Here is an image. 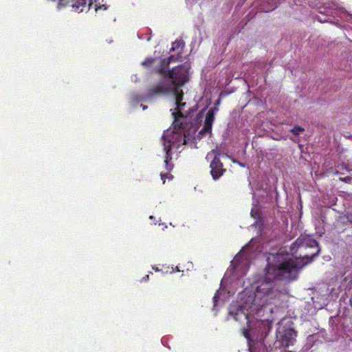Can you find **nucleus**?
Instances as JSON below:
<instances>
[{"instance_id": "nucleus-1", "label": "nucleus", "mask_w": 352, "mask_h": 352, "mask_svg": "<svg viewBox=\"0 0 352 352\" xmlns=\"http://www.w3.org/2000/svg\"><path fill=\"white\" fill-rule=\"evenodd\" d=\"M304 263L301 261L289 257L287 252L280 250L276 254L268 257V264L265 269L266 275L263 280L256 287L255 296L258 298L263 294L269 296L273 292V281L274 280H295Z\"/></svg>"}, {"instance_id": "nucleus-2", "label": "nucleus", "mask_w": 352, "mask_h": 352, "mask_svg": "<svg viewBox=\"0 0 352 352\" xmlns=\"http://www.w3.org/2000/svg\"><path fill=\"white\" fill-rule=\"evenodd\" d=\"M176 60L177 58L175 55H171L168 58H160L159 65L152 70L153 73L161 76L160 81L165 86L169 87L170 89V85H173L171 83L173 82V78L179 77L182 79V76L188 75L190 67L186 63L170 69V63ZM183 78H184L183 77Z\"/></svg>"}, {"instance_id": "nucleus-3", "label": "nucleus", "mask_w": 352, "mask_h": 352, "mask_svg": "<svg viewBox=\"0 0 352 352\" xmlns=\"http://www.w3.org/2000/svg\"><path fill=\"white\" fill-rule=\"evenodd\" d=\"M174 118L173 130L170 131L167 130L163 134L162 139L164 143L166 142L167 144H170L173 146H179L180 144H186L187 139L190 140L191 135L188 134V124L186 122L179 121V118L176 113H172Z\"/></svg>"}, {"instance_id": "nucleus-4", "label": "nucleus", "mask_w": 352, "mask_h": 352, "mask_svg": "<svg viewBox=\"0 0 352 352\" xmlns=\"http://www.w3.org/2000/svg\"><path fill=\"white\" fill-rule=\"evenodd\" d=\"M170 89L169 87L165 86L160 81L158 83L151 88H149L145 94L142 95H133V101L138 102L141 101H146L152 100L155 97L162 96L164 94L170 92Z\"/></svg>"}, {"instance_id": "nucleus-5", "label": "nucleus", "mask_w": 352, "mask_h": 352, "mask_svg": "<svg viewBox=\"0 0 352 352\" xmlns=\"http://www.w3.org/2000/svg\"><path fill=\"white\" fill-rule=\"evenodd\" d=\"M184 78L180 79L179 77L173 78V85H170V91L168 93L164 94L162 96L173 94L175 96V102H181L183 100L184 92L183 90L180 89L183 85H184L188 80L189 77L188 75L184 76Z\"/></svg>"}, {"instance_id": "nucleus-6", "label": "nucleus", "mask_w": 352, "mask_h": 352, "mask_svg": "<svg viewBox=\"0 0 352 352\" xmlns=\"http://www.w3.org/2000/svg\"><path fill=\"white\" fill-rule=\"evenodd\" d=\"M218 111V108L217 107L210 108L205 118L204 127L197 135V138L198 140H201L203 136L206 135L207 134H211L212 133V126L213 122L214 120V115L216 112Z\"/></svg>"}, {"instance_id": "nucleus-7", "label": "nucleus", "mask_w": 352, "mask_h": 352, "mask_svg": "<svg viewBox=\"0 0 352 352\" xmlns=\"http://www.w3.org/2000/svg\"><path fill=\"white\" fill-rule=\"evenodd\" d=\"M206 109V107H204L201 110L193 120H187V123L188 124V127H187L188 135L195 134L197 131L201 126Z\"/></svg>"}, {"instance_id": "nucleus-8", "label": "nucleus", "mask_w": 352, "mask_h": 352, "mask_svg": "<svg viewBox=\"0 0 352 352\" xmlns=\"http://www.w3.org/2000/svg\"><path fill=\"white\" fill-rule=\"evenodd\" d=\"M210 167L211 168L210 173L214 180L220 178L226 172V169L223 167V163L221 162L218 156H214L212 160Z\"/></svg>"}, {"instance_id": "nucleus-9", "label": "nucleus", "mask_w": 352, "mask_h": 352, "mask_svg": "<svg viewBox=\"0 0 352 352\" xmlns=\"http://www.w3.org/2000/svg\"><path fill=\"white\" fill-rule=\"evenodd\" d=\"M297 333L293 328H287L281 336V344L284 348L293 346L296 342Z\"/></svg>"}, {"instance_id": "nucleus-10", "label": "nucleus", "mask_w": 352, "mask_h": 352, "mask_svg": "<svg viewBox=\"0 0 352 352\" xmlns=\"http://www.w3.org/2000/svg\"><path fill=\"white\" fill-rule=\"evenodd\" d=\"M163 144L164 151H166V157L164 161L165 168L167 171L170 172L174 167V164L172 162H170V160H172L171 145L170 144H167L166 142Z\"/></svg>"}, {"instance_id": "nucleus-11", "label": "nucleus", "mask_w": 352, "mask_h": 352, "mask_svg": "<svg viewBox=\"0 0 352 352\" xmlns=\"http://www.w3.org/2000/svg\"><path fill=\"white\" fill-rule=\"evenodd\" d=\"M252 227H254L255 228H258V236L261 237V239H265L266 234L265 230L267 228L265 219H256V221L252 225Z\"/></svg>"}, {"instance_id": "nucleus-12", "label": "nucleus", "mask_w": 352, "mask_h": 352, "mask_svg": "<svg viewBox=\"0 0 352 352\" xmlns=\"http://www.w3.org/2000/svg\"><path fill=\"white\" fill-rule=\"evenodd\" d=\"M198 109V105L195 104L190 108L185 114L184 113H180V118L183 120L182 122H186L187 120H191L192 114L194 113Z\"/></svg>"}, {"instance_id": "nucleus-13", "label": "nucleus", "mask_w": 352, "mask_h": 352, "mask_svg": "<svg viewBox=\"0 0 352 352\" xmlns=\"http://www.w3.org/2000/svg\"><path fill=\"white\" fill-rule=\"evenodd\" d=\"M86 6L87 0H75L74 3L72 4V7L78 12H82Z\"/></svg>"}, {"instance_id": "nucleus-14", "label": "nucleus", "mask_w": 352, "mask_h": 352, "mask_svg": "<svg viewBox=\"0 0 352 352\" xmlns=\"http://www.w3.org/2000/svg\"><path fill=\"white\" fill-rule=\"evenodd\" d=\"M250 214L255 219H264L261 210L256 206L252 208Z\"/></svg>"}, {"instance_id": "nucleus-15", "label": "nucleus", "mask_w": 352, "mask_h": 352, "mask_svg": "<svg viewBox=\"0 0 352 352\" xmlns=\"http://www.w3.org/2000/svg\"><path fill=\"white\" fill-rule=\"evenodd\" d=\"M160 60L159 58H147L144 61L142 62V65L145 67H151L155 61Z\"/></svg>"}, {"instance_id": "nucleus-16", "label": "nucleus", "mask_w": 352, "mask_h": 352, "mask_svg": "<svg viewBox=\"0 0 352 352\" xmlns=\"http://www.w3.org/2000/svg\"><path fill=\"white\" fill-rule=\"evenodd\" d=\"M175 104L177 105V107L175 109L177 112H175V113L177 114V116L179 118V121H180L182 119V118H180V113H183L182 109H183V107L186 105V102H183L182 101H181V102H176Z\"/></svg>"}, {"instance_id": "nucleus-17", "label": "nucleus", "mask_w": 352, "mask_h": 352, "mask_svg": "<svg viewBox=\"0 0 352 352\" xmlns=\"http://www.w3.org/2000/svg\"><path fill=\"white\" fill-rule=\"evenodd\" d=\"M184 42L182 40L180 41H177L174 43H173V45H172V48L170 49V52H173V51H175L177 49H178L179 47H184Z\"/></svg>"}, {"instance_id": "nucleus-18", "label": "nucleus", "mask_w": 352, "mask_h": 352, "mask_svg": "<svg viewBox=\"0 0 352 352\" xmlns=\"http://www.w3.org/2000/svg\"><path fill=\"white\" fill-rule=\"evenodd\" d=\"M304 131L305 129L302 127L296 125L290 130V132L295 136H298V135H300V133L303 132Z\"/></svg>"}, {"instance_id": "nucleus-19", "label": "nucleus", "mask_w": 352, "mask_h": 352, "mask_svg": "<svg viewBox=\"0 0 352 352\" xmlns=\"http://www.w3.org/2000/svg\"><path fill=\"white\" fill-rule=\"evenodd\" d=\"M75 0H59L58 6H66L73 4Z\"/></svg>"}, {"instance_id": "nucleus-20", "label": "nucleus", "mask_w": 352, "mask_h": 352, "mask_svg": "<svg viewBox=\"0 0 352 352\" xmlns=\"http://www.w3.org/2000/svg\"><path fill=\"white\" fill-rule=\"evenodd\" d=\"M160 176H161V179L163 180V183L165 182V179H172L173 178V176L169 173H161L160 174Z\"/></svg>"}, {"instance_id": "nucleus-21", "label": "nucleus", "mask_w": 352, "mask_h": 352, "mask_svg": "<svg viewBox=\"0 0 352 352\" xmlns=\"http://www.w3.org/2000/svg\"><path fill=\"white\" fill-rule=\"evenodd\" d=\"M237 265H238V258H237V257H236L234 258L233 261H231L230 266L232 267V269H234L235 270L237 267Z\"/></svg>"}, {"instance_id": "nucleus-22", "label": "nucleus", "mask_w": 352, "mask_h": 352, "mask_svg": "<svg viewBox=\"0 0 352 352\" xmlns=\"http://www.w3.org/2000/svg\"><path fill=\"white\" fill-rule=\"evenodd\" d=\"M345 217L347 221L352 224V213H347L345 214Z\"/></svg>"}, {"instance_id": "nucleus-23", "label": "nucleus", "mask_w": 352, "mask_h": 352, "mask_svg": "<svg viewBox=\"0 0 352 352\" xmlns=\"http://www.w3.org/2000/svg\"><path fill=\"white\" fill-rule=\"evenodd\" d=\"M212 153H213L214 154V156H218L219 157L221 155V151L217 149V148L215 149H213L212 151Z\"/></svg>"}, {"instance_id": "nucleus-24", "label": "nucleus", "mask_w": 352, "mask_h": 352, "mask_svg": "<svg viewBox=\"0 0 352 352\" xmlns=\"http://www.w3.org/2000/svg\"><path fill=\"white\" fill-rule=\"evenodd\" d=\"M99 8H103L104 10H107V7L105 5H102V6H98L97 5H96L95 10H98V9H99Z\"/></svg>"}, {"instance_id": "nucleus-25", "label": "nucleus", "mask_w": 352, "mask_h": 352, "mask_svg": "<svg viewBox=\"0 0 352 352\" xmlns=\"http://www.w3.org/2000/svg\"><path fill=\"white\" fill-rule=\"evenodd\" d=\"M243 335H244V336H245V337H246L247 338H249V333H248V330L245 331H244V333H243Z\"/></svg>"}, {"instance_id": "nucleus-26", "label": "nucleus", "mask_w": 352, "mask_h": 352, "mask_svg": "<svg viewBox=\"0 0 352 352\" xmlns=\"http://www.w3.org/2000/svg\"><path fill=\"white\" fill-rule=\"evenodd\" d=\"M257 239L256 238H252L249 242L253 243V242H258Z\"/></svg>"}, {"instance_id": "nucleus-27", "label": "nucleus", "mask_w": 352, "mask_h": 352, "mask_svg": "<svg viewBox=\"0 0 352 352\" xmlns=\"http://www.w3.org/2000/svg\"><path fill=\"white\" fill-rule=\"evenodd\" d=\"M295 242L298 243V242H305V241H304V239H301L300 238H298Z\"/></svg>"}, {"instance_id": "nucleus-28", "label": "nucleus", "mask_w": 352, "mask_h": 352, "mask_svg": "<svg viewBox=\"0 0 352 352\" xmlns=\"http://www.w3.org/2000/svg\"><path fill=\"white\" fill-rule=\"evenodd\" d=\"M89 4H88V9H89V8L91 6L93 2H92V0H89Z\"/></svg>"}, {"instance_id": "nucleus-29", "label": "nucleus", "mask_w": 352, "mask_h": 352, "mask_svg": "<svg viewBox=\"0 0 352 352\" xmlns=\"http://www.w3.org/2000/svg\"><path fill=\"white\" fill-rule=\"evenodd\" d=\"M141 107H142V108L144 110H145V109H146L148 108V107H147V106H146V105H144V104H141Z\"/></svg>"}, {"instance_id": "nucleus-30", "label": "nucleus", "mask_w": 352, "mask_h": 352, "mask_svg": "<svg viewBox=\"0 0 352 352\" xmlns=\"http://www.w3.org/2000/svg\"><path fill=\"white\" fill-rule=\"evenodd\" d=\"M219 102H220V100L219 99V100L216 102L215 104H216V105L219 104Z\"/></svg>"}, {"instance_id": "nucleus-31", "label": "nucleus", "mask_w": 352, "mask_h": 352, "mask_svg": "<svg viewBox=\"0 0 352 352\" xmlns=\"http://www.w3.org/2000/svg\"><path fill=\"white\" fill-rule=\"evenodd\" d=\"M311 242L316 243V241L315 239H312V240H311Z\"/></svg>"}, {"instance_id": "nucleus-32", "label": "nucleus", "mask_w": 352, "mask_h": 352, "mask_svg": "<svg viewBox=\"0 0 352 352\" xmlns=\"http://www.w3.org/2000/svg\"><path fill=\"white\" fill-rule=\"evenodd\" d=\"M148 278V275H146V277H144V279Z\"/></svg>"}, {"instance_id": "nucleus-33", "label": "nucleus", "mask_w": 352, "mask_h": 352, "mask_svg": "<svg viewBox=\"0 0 352 352\" xmlns=\"http://www.w3.org/2000/svg\"><path fill=\"white\" fill-rule=\"evenodd\" d=\"M148 278V275H146V277H144V279Z\"/></svg>"}, {"instance_id": "nucleus-34", "label": "nucleus", "mask_w": 352, "mask_h": 352, "mask_svg": "<svg viewBox=\"0 0 352 352\" xmlns=\"http://www.w3.org/2000/svg\"><path fill=\"white\" fill-rule=\"evenodd\" d=\"M315 245H316V246L317 247V246H318V243H315Z\"/></svg>"}, {"instance_id": "nucleus-35", "label": "nucleus", "mask_w": 352, "mask_h": 352, "mask_svg": "<svg viewBox=\"0 0 352 352\" xmlns=\"http://www.w3.org/2000/svg\"><path fill=\"white\" fill-rule=\"evenodd\" d=\"M351 305H352V297H351Z\"/></svg>"}, {"instance_id": "nucleus-36", "label": "nucleus", "mask_w": 352, "mask_h": 352, "mask_svg": "<svg viewBox=\"0 0 352 352\" xmlns=\"http://www.w3.org/2000/svg\"><path fill=\"white\" fill-rule=\"evenodd\" d=\"M153 269H154V270H157V271L158 270V269H155V268H154V267H153Z\"/></svg>"}]
</instances>
